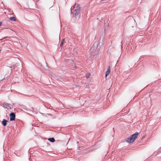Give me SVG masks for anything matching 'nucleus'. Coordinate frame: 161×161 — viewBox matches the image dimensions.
<instances>
[{
    "label": "nucleus",
    "mask_w": 161,
    "mask_h": 161,
    "mask_svg": "<svg viewBox=\"0 0 161 161\" xmlns=\"http://www.w3.org/2000/svg\"><path fill=\"white\" fill-rule=\"evenodd\" d=\"M80 9V7L78 4H75L72 10V13L76 16L78 15Z\"/></svg>",
    "instance_id": "1"
},
{
    "label": "nucleus",
    "mask_w": 161,
    "mask_h": 161,
    "mask_svg": "<svg viewBox=\"0 0 161 161\" xmlns=\"http://www.w3.org/2000/svg\"><path fill=\"white\" fill-rule=\"evenodd\" d=\"M138 135V133L137 132L133 134L129 138L126 139V141L128 143H131L134 142L135 139L137 138Z\"/></svg>",
    "instance_id": "2"
},
{
    "label": "nucleus",
    "mask_w": 161,
    "mask_h": 161,
    "mask_svg": "<svg viewBox=\"0 0 161 161\" xmlns=\"http://www.w3.org/2000/svg\"><path fill=\"white\" fill-rule=\"evenodd\" d=\"M10 120H13L15 118V114L13 113H11L10 115Z\"/></svg>",
    "instance_id": "3"
},
{
    "label": "nucleus",
    "mask_w": 161,
    "mask_h": 161,
    "mask_svg": "<svg viewBox=\"0 0 161 161\" xmlns=\"http://www.w3.org/2000/svg\"><path fill=\"white\" fill-rule=\"evenodd\" d=\"M66 63L65 64H70L73 62V61L71 60L66 59L64 60Z\"/></svg>",
    "instance_id": "4"
},
{
    "label": "nucleus",
    "mask_w": 161,
    "mask_h": 161,
    "mask_svg": "<svg viewBox=\"0 0 161 161\" xmlns=\"http://www.w3.org/2000/svg\"><path fill=\"white\" fill-rule=\"evenodd\" d=\"M110 69L109 67H108L107 69V71L106 73L105 76L106 77L110 73Z\"/></svg>",
    "instance_id": "5"
},
{
    "label": "nucleus",
    "mask_w": 161,
    "mask_h": 161,
    "mask_svg": "<svg viewBox=\"0 0 161 161\" xmlns=\"http://www.w3.org/2000/svg\"><path fill=\"white\" fill-rule=\"evenodd\" d=\"M7 121L5 119H3L2 121V123L4 126H5L7 124Z\"/></svg>",
    "instance_id": "6"
},
{
    "label": "nucleus",
    "mask_w": 161,
    "mask_h": 161,
    "mask_svg": "<svg viewBox=\"0 0 161 161\" xmlns=\"http://www.w3.org/2000/svg\"><path fill=\"white\" fill-rule=\"evenodd\" d=\"M48 140L50 142H55V140L53 138H49L48 139Z\"/></svg>",
    "instance_id": "7"
},
{
    "label": "nucleus",
    "mask_w": 161,
    "mask_h": 161,
    "mask_svg": "<svg viewBox=\"0 0 161 161\" xmlns=\"http://www.w3.org/2000/svg\"><path fill=\"white\" fill-rule=\"evenodd\" d=\"M10 19L11 20H13V21H16V19L14 17H10Z\"/></svg>",
    "instance_id": "8"
},
{
    "label": "nucleus",
    "mask_w": 161,
    "mask_h": 161,
    "mask_svg": "<svg viewBox=\"0 0 161 161\" xmlns=\"http://www.w3.org/2000/svg\"><path fill=\"white\" fill-rule=\"evenodd\" d=\"M90 75V73H88V74H86V78H89V76Z\"/></svg>",
    "instance_id": "9"
},
{
    "label": "nucleus",
    "mask_w": 161,
    "mask_h": 161,
    "mask_svg": "<svg viewBox=\"0 0 161 161\" xmlns=\"http://www.w3.org/2000/svg\"><path fill=\"white\" fill-rule=\"evenodd\" d=\"M63 42H62L61 43H60V46H62V45L63 44Z\"/></svg>",
    "instance_id": "10"
},
{
    "label": "nucleus",
    "mask_w": 161,
    "mask_h": 161,
    "mask_svg": "<svg viewBox=\"0 0 161 161\" xmlns=\"http://www.w3.org/2000/svg\"><path fill=\"white\" fill-rule=\"evenodd\" d=\"M2 24V23L1 22H0V26Z\"/></svg>",
    "instance_id": "11"
}]
</instances>
